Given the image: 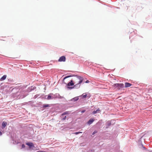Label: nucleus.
<instances>
[{
	"label": "nucleus",
	"instance_id": "f257e3e1",
	"mask_svg": "<svg viewBox=\"0 0 152 152\" xmlns=\"http://www.w3.org/2000/svg\"><path fill=\"white\" fill-rule=\"evenodd\" d=\"M83 78L80 76H76L75 77L73 81L74 83L73 88H78L80 87V84L82 82Z\"/></svg>",
	"mask_w": 152,
	"mask_h": 152
},
{
	"label": "nucleus",
	"instance_id": "f03ea898",
	"mask_svg": "<svg viewBox=\"0 0 152 152\" xmlns=\"http://www.w3.org/2000/svg\"><path fill=\"white\" fill-rule=\"evenodd\" d=\"M74 83L73 81V80H70V82H69L67 84V86H68V88L69 89H72L73 88L72 87H69V86H72L73 85H74Z\"/></svg>",
	"mask_w": 152,
	"mask_h": 152
},
{
	"label": "nucleus",
	"instance_id": "7ed1b4c3",
	"mask_svg": "<svg viewBox=\"0 0 152 152\" xmlns=\"http://www.w3.org/2000/svg\"><path fill=\"white\" fill-rule=\"evenodd\" d=\"M66 61V58L64 56L61 57L58 60V61L59 62L65 61Z\"/></svg>",
	"mask_w": 152,
	"mask_h": 152
},
{
	"label": "nucleus",
	"instance_id": "20e7f679",
	"mask_svg": "<svg viewBox=\"0 0 152 152\" xmlns=\"http://www.w3.org/2000/svg\"><path fill=\"white\" fill-rule=\"evenodd\" d=\"M132 85V84L130 83L126 82L125 83V87L126 88L129 87Z\"/></svg>",
	"mask_w": 152,
	"mask_h": 152
},
{
	"label": "nucleus",
	"instance_id": "39448f33",
	"mask_svg": "<svg viewBox=\"0 0 152 152\" xmlns=\"http://www.w3.org/2000/svg\"><path fill=\"white\" fill-rule=\"evenodd\" d=\"M26 144L28 145L30 148L32 147H34V144L32 142H27L26 143Z\"/></svg>",
	"mask_w": 152,
	"mask_h": 152
},
{
	"label": "nucleus",
	"instance_id": "423d86ee",
	"mask_svg": "<svg viewBox=\"0 0 152 152\" xmlns=\"http://www.w3.org/2000/svg\"><path fill=\"white\" fill-rule=\"evenodd\" d=\"M94 120L93 119H91L88 122V124L89 125L91 124L94 121Z\"/></svg>",
	"mask_w": 152,
	"mask_h": 152
},
{
	"label": "nucleus",
	"instance_id": "0eeeda50",
	"mask_svg": "<svg viewBox=\"0 0 152 152\" xmlns=\"http://www.w3.org/2000/svg\"><path fill=\"white\" fill-rule=\"evenodd\" d=\"M124 85L123 83H118V89H119V88H123L124 87Z\"/></svg>",
	"mask_w": 152,
	"mask_h": 152
},
{
	"label": "nucleus",
	"instance_id": "6e6552de",
	"mask_svg": "<svg viewBox=\"0 0 152 152\" xmlns=\"http://www.w3.org/2000/svg\"><path fill=\"white\" fill-rule=\"evenodd\" d=\"M100 111V110H99V108H98L96 110L94 111L93 112V114H96L97 113L99 112Z\"/></svg>",
	"mask_w": 152,
	"mask_h": 152
},
{
	"label": "nucleus",
	"instance_id": "1a4fd4ad",
	"mask_svg": "<svg viewBox=\"0 0 152 152\" xmlns=\"http://www.w3.org/2000/svg\"><path fill=\"white\" fill-rule=\"evenodd\" d=\"M7 123L6 122H3L2 123V126L3 128L5 127L7 125Z\"/></svg>",
	"mask_w": 152,
	"mask_h": 152
},
{
	"label": "nucleus",
	"instance_id": "9d476101",
	"mask_svg": "<svg viewBox=\"0 0 152 152\" xmlns=\"http://www.w3.org/2000/svg\"><path fill=\"white\" fill-rule=\"evenodd\" d=\"M7 77V76L6 75H3L1 78V80H5Z\"/></svg>",
	"mask_w": 152,
	"mask_h": 152
},
{
	"label": "nucleus",
	"instance_id": "9b49d317",
	"mask_svg": "<svg viewBox=\"0 0 152 152\" xmlns=\"http://www.w3.org/2000/svg\"><path fill=\"white\" fill-rule=\"evenodd\" d=\"M71 77V76H66V77H65L63 79V82L65 84H66V82H65L64 81V80H65L68 77Z\"/></svg>",
	"mask_w": 152,
	"mask_h": 152
},
{
	"label": "nucleus",
	"instance_id": "f8f14e48",
	"mask_svg": "<svg viewBox=\"0 0 152 152\" xmlns=\"http://www.w3.org/2000/svg\"><path fill=\"white\" fill-rule=\"evenodd\" d=\"M118 83H116L114 84L113 86L115 88H118Z\"/></svg>",
	"mask_w": 152,
	"mask_h": 152
},
{
	"label": "nucleus",
	"instance_id": "ddd939ff",
	"mask_svg": "<svg viewBox=\"0 0 152 152\" xmlns=\"http://www.w3.org/2000/svg\"><path fill=\"white\" fill-rule=\"evenodd\" d=\"M50 107V105L48 104H44L43 106V107Z\"/></svg>",
	"mask_w": 152,
	"mask_h": 152
},
{
	"label": "nucleus",
	"instance_id": "4468645a",
	"mask_svg": "<svg viewBox=\"0 0 152 152\" xmlns=\"http://www.w3.org/2000/svg\"><path fill=\"white\" fill-rule=\"evenodd\" d=\"M50 94L48 95V97L47 98V99L48 100H50V99H52L53 98H52V97L50 95Z\"/></svg>",
	"mask_w": 152,
	"mask_h": 152
},
{
	"label": "nucleus",
	"instance_id": "2eb2a0df",
	"mask_svg": "<svg viewBox=\"0 0 152 152\" xmlns=\"http://www.w3.org/2000/svg\"><path fill=\"white\" fill-rule=\"evenodd\" d=\"M87 95V94H83L82 95V96L83 98H86V97Z\"/></svg>",
	"mask_w": 152,
	"mask_h": 152
},
{
	"label": "nucleus",
	"instance_id": "dca6fc26",
	"mask_svg": "<svg viewBox=\"0 0 152 152\" xmlns=\"http://www.w3.org/2000/svg\"><path fill=\"white\" fill-rule=\"evenodd\" d=\"M78 98L77 97H75V98H73L72 100H73L74 101H76L77 100H78Z\"/></svg>",
	"mask_w": 152,
	"mask_h": 152
},
{
	"label": "nucleus",
	"instance_id": "f3484780",
	"mask_svg": "<svg viewBox=\"0 0 152 152\" xmlns=\"http://www.w3.org/2000/svg\"><path fill=\"white\" fill-rule=\"evenodd\" d=\"M69 113V112H68V111H66V112H65L64 113L62 114V115H66V114H67Z\"/></svg>",
	"mask_w": 152,
	"mask_h": 152
},
{
	"label": "nucleus",
	"instance_id": "a211bd4d",
	"mask_svg": "<svg viewBox=\"0 0 152 152\" xmlns=\"http://www.w3.org/2000/svg\"><path fill=\"white\" fill-rule=\"evenodd\" d=\"M82 133V132H77L74 133H73V134H77L79 133Z\"/></svg>",
	"mask_w": 152,
	"mask_h": 152
},
{
	"label": "nucleus",
	"instance_id": "6ab92c4d",
	"mask_svg": "<svg viewBox=\"0 0 152 152\" xmlns=\"http://www.w3.org/2000/svg\"><path fill=\"white\" fill-rule=\"evenodd\" d=\"M97 131H94L92 133L93 135L94 134H95L97 133Z\"/></svg>",
	"mask_w": 152,
	"mask_h": 152
},
{
	"label": "nucleus",
	"instance_id": "aec40b11",
	"mask_svg": "<svg viewBox=\"0 0 152 152\" xmlns=\"http://www.w3.org/2000/svg\"><path fill=\"white\" fill-rule=\"evenodd\" d=\"M25 147V146L24 144H22V148H24Z\"/></svg>",
	"mask_w": 152,
	"mask_h": 152
},
{
	"label": "nucleus",
	"instance_id": "412c9836",
	"mask_svg": "<svg viewBox=\"0 0 152 152\" xmlns=\"http://www.w3.org/2000/svg\"><path fill=\"white\" fill-rule=\"evenodd\" d=\"M141 147H142L144 149H145V148L143 146V145H141V147L140 148H141Z\"/></svg>",
	"mask_w": 152,
	"mask_h": 152
},
{
	"label": "nucleus",
	"instance_id": "4be33fe9",
	"mask_svg": "<svg viewBox=\"0 0 152 152\" xmlns=\"http://www.w3.org/2000/svg\"><path fill=\"white\" fill-rule=\"evenodd\" d=\"M66 116H65L64 118H63L62 119H63V120H65L66 119Z\"/></svg>",
	"mask_w": 152,
	"mask_h": 152
},
{
	"label": "nucleus",
	"instance_id": "5701e85b",
	"mask_svg": "<svg viewBox=\"0 0 152 152\" xmlns=\"http://www.w3.org/2000/svg\"><path fill=\"white\" fill-rule=\"evenodd\" d=\"M89 82V81L88 80H87L86 81V83H88Z\"/></svg>",
	"mask_w": 152,
	"mask_h": 152
},
{
	"label": "nucleus",
	"instance_id": "b1692460",
	"mask_svg": "<svg viewBox=\"0 0 152 152\" xmlns=\"http://www.w3.org/2000/svg\"><path fill=\"white\" fill-rule=\"evenodd\" d=\"M85 110H82L81 112V113H84V112H85Z\"/></svg>",
	"mask_w": 152,
	"mask_h": 152
},
{
	"label": "nucleus",
	"instance_id": "393cba45",
	"mask_svg": "<svg viewBox=\"0 0 152 152\" xmlns=\"http://www.w3.org/2000/svg\"><path fill=\"white\" fill-rule=\"evenodd\" d=\"M2 132L1 131H0V136L1 135H2Z\"/></svg>",
	"mask_w": 152,
	"mask_h": 152
},
{
	"label": "nucleus",
	"instance_id": "a878e982",
	"mask_svg": "<svg viewBox=\"0 0 152 152\" xmlns=\"http://www.w3.org/2000/svg\"><path fill=\"white\" fill-rule=\"evenodd\" d=\"M110 124H111V123H110V124H109L108 126H110Z\"/></svg>",
	"mask_w": 152,
	"mask_h": 152
}]
</instances>
